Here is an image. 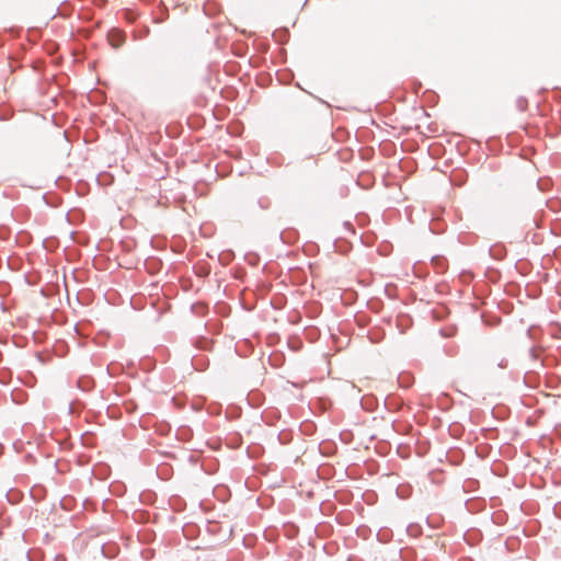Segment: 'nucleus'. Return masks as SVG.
I'll use <instances>...</instances> for the list:
<instances>
[{
    "instance_id": "obj_1",
    "label": "nucleus",
    "mask_w": 561,
    "mask_h": 561,
    "mask_svg": "<svg viewBox=\"0 0 561 561\" xmlns=\"http://www.w3.org/2000/svg\"><path fill=\"white\" fill-rule=\"evenodd\" d=\"M107 39L113 47L117 48L125 43L126 35L121 30L112 28L107 34Z\"/></svg>"
},
{
    "instance_id": "obj_2",
    "label": "nucleus",
    "mask_w": 561,
    "mask_h": 561,
    "mask_svg": "<svg viewBox=\"0 0 561 561\" xmlns=\"http://www.w3.org/2000/svg\"><path fill=\"white\" fill-rule=\"evenodd\" d=\"M490 255L496 260H501L505 255V250L502 245H493L489 250Z\"/></svg>"
},
{
    "instance_id": "obj_3",
    "label": "nucleus",
    "mask_w": 561,
    "mask_h": 561,
    "mask_svg": "<svg viewBox=\"0 0 561 561\" xmlns=\"http://www.w3.org/2000/svg\"><path fill=\"white\" fill-rule=\"evenodd\" d=\"M232 257H233L232 251H226L219 255V261L221 262V264L226 265L232 260Z\"/></svg>"
},
{
    "instance_id": "obj_4",
    "label": "nucleus",
    "mask_w": 561,
    "mask_h": 561,
    "mask_svg": "<svg viewBox=\"0 0 561 561\" xmlns=\"http://www.w3.org/2000/svg\"><path fill=\"white\" fill-rule=\"evenodd\" d=\"M516 106L520 112H524L527 107V100L523 96L516 100Z\"/></svg>"
},
{
    "instance_id": "obj_5",
    "label": "nucleus",
    "mask_w": 561,
    "mask_h": 561,
    "mask_svg": "<svg viewBox=\"0 0 561 561\" xmlns=\"http://www.w3.org/2000/svg\"><path fill=\"white\" fill-rule=\"evenodd\" d=\"M91 380L89 378H81L78 380V386L82 390H88L90 388Z\"/></svg>"
},
{
    "instance_id": "obj_6",
    "label": "nucleus",
    "mask_w": 561,
    "mask_h": 561,
    "mask_svg": "<svg viewBox=\"0 0 561 561\" xmlns=\"http://www.w3.org/2000/svg\"><path fill=\"white\" fill-rule=\"evenodd\" d=\"M103 554L107 558H113L115 556L114 547L110 546L108 548L106 546H103L102 548Z\"/></svg>"
},
{
    "instance_id": "obj_7",
    "label": "nucleus",
    "mask_w": 561,
    "mask_h": 561,
    "mask_svg": "<svg viewBox=\"0 0 561 561\" xmlns=\"http://www.w3.org/2000/svg\"><path fill=\"white\" fill-rule=\"evenodd\" d=\"M124 18H125L128 22H134V21L136 20L137 15H136L133 11H130V10H126V11L124 12Z\"/></svg>"
},
{
    "instance_id": "obj_8",
    "label": "nucleus",
    "mask_w": 561,
    "mask_h": 561,
    "mask_svg": "<svg viewBox=\"0 0 561 561\" xmlns=\"http://www.w3.org/2000/svg\"><path fill=\"white\" fill-rule=\"evenodd\" d=\"M496 365L500 367V368H505L507 366V360L505 358H501Z\"/></svg>"
},
{
    "instance_id": "obj_9",
    "label": "nucleus",
    "mask_w": 561,
    "mask_h": 561,
    "mask_svg": "<svg viewBox=\"0 0 561 561\" xmlns=\"http://www.w3.org/2000/svg\"><path fill=\"white\" fill-rule=\"evenodd\" d=\"M149 34V28L147 27L145 31H142V35H135L136 39H141L142 37L147 36Z\"/></svg>"
},
{
    "instance_id": "obj_10",
    "label": "nucleus",
    "mask_w": 561,
    "mask_h": 561,
    "mask_svg": "<svg viewBox=\"0 0 561 561\" xmlns=\"http://www.w3.org/2000/svg\"><path fill=\"white\" fill-rule=\"evenodd\" d=\"M529 354H530V356H531L533 358H535V359H536V358H537V356H538V354H537V352H536V350H535V348H530V350H529Z\"/></svg>"
}]
</instances>
